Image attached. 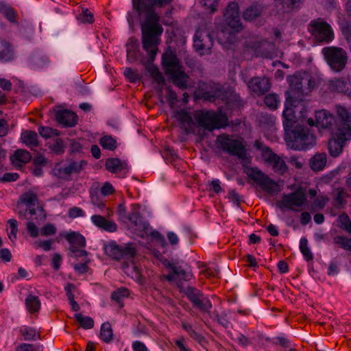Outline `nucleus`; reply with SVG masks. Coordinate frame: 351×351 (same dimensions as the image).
<instances>
[{"label": "nucleus", "instance_id": "1", "mask_svg": "<svg viewBox=\"0 0 351 351\" xmlns=\"http://www.w3.org/2000/svg\"><path fill=\"white\" fill-rule=\"evenodd\" d=\"M289 90L286 92L285 110L282 113L285 131L289 134L299 124L293 107L297 106L304 100L315 86V79L308 74L294 75L288 77Z\"/></svg>", "mask_w": 351, "mask_h": 351}, {"label": "nucleus", "instance_id": "2", "mask_svg": "<svg viewBox=\"0 0 351 351\" xmlns=\"http://www.w3.org/2000/svg\"><path fill=\"white\" fill-rule=\"evenodd\" d=\"M159 16L154 12H149L145 23L142 25L143 47L153 60L157 53L159 44L158 36L162 34L163 28L159 24Z\"/></svg>", "mask_w": 351, "mask_h": 351}, {"label": "nucleus", "instance_id": "3", "mask_svg": "<svg viewBox=\"0 0 351 351\" xmlns=\"http://www.w3.org/2000/svg\"><path fill=\"white\" fill-rule=\"evenodd\" d=\"M324 59L330 70L335 73L343 71L348 64L347 51L339 47H325L322 49Z\"/></svg>", "mask_w": 351, "mask_h": 351}, {"label": "nucleus", "instance_id": "4", "mask_svg": "<svg viewBox=\"0 0 351 351\" xmlns=\"http://www.w3.org/2000/svg\"><path fill=\"white\" fill-rule=\"evenodd\" d=\"M291 147L298 150H304L311 147L315 144L316 138L313 134L311 133L308 128L300 124L295 125V128L289 134Z\"/></svg>", "mask_w": 351, "mask_h": 351}, {"label": "nucleus", "instance_id": "5", "mask_svg": "<svg viewBox=\"0 0 351 351\" xmlns=\"http://www.w3.org/2000/svg\"><path fill=\"white\" fill-rule=\"evenodd\" d=\"M308 31L317 43H328L335 38L332 27L322 18L311 20Z\"/></svg>", "mask_w": 351, "mask_h": 351}, {"label": "nucleus", "instance_id": "6", "mask_svg": "<svg viewBox=\"0 0 351 351\" xmlns=\"http://www.w3.org/2000/svg\"><path fill=\"white\" fill-rule=\"evenodd\" d=\"M335 110L337 118L333 134L351 137V107L338 104L335 106Z\"/></svg>", "mask_w": 351, "mask_h": 351}, {"label": "nucleus", "instance_id": "7", "mask_svg": "<svg viewBox=\"0 0 351 351\" xmlns=\"http://www.w3.org/2000/svg\"><path fill=\"white\" fill-rule=\"evenodd\" d=\"M254 147L261 152L262 157L267 165L271 167L272 169L279 173L283 174L287 169L285 160L274 153L268 147H266L259 141H256Z\"/></svg>", "mask_w": 351, "mask_h": 351}, {"label": "nucleus", "instance_id": "8", "mask_svg": "<svg viewBox=\"0 0 351 351\" xmlns=\"http://www.w3.org/2000/svg\"><path fill=\"white\" fill-rule=\"evenodd\" d=\"M307 198L302 188L297 189L295 191L283 194L281 200L277 202V206L280 208H288L290 210L298 211V208L302 207L306 202Z\"/></svg>", "mask_w": 351, "mask_h": 351}, {"label": "nucleus", "instance_id": "9", "mask_svg": "<svg viewBox=\"0 0 351 351\" xmlns=\"http://www.w3.org/2000/svg\"><path fill=\"white\" fill-rule=\"evenodd\" d=\"M195 118L200 126L210 131L225 126L227 121L225 116L210 111L197 112Z\"/></svg>", "mask_w": 351, "mask_h": 351}, {"label": "nucleus", "instance_id": "10", "mask_svg": "<svg viewBox=\"0 0 351 351\" xmlns=\"http://www.w3.org/2000/svg\"><path fill=\"white\" fill-rule=\"evenodd\" d=\"M213 45V38L206 28L197 29L194 35V47L201 56L210 53Z\"/></svg>", "mask_w": 351, "mask_h": 351}, {"label": "nucleus", "instance_id": "11", "mask_svg": "<svg viewBox=\"0 0 351 351\" xmlns=\"http://www.w3.org/2000/svg\"><path fill=\"white\" fill-rule=\"evenodd\" d=\"M249 176L257 184H258L268 193L273 194L279 191L278 184L258 168H252L250 170Z\"/></svg>", "mask_w": 351, "mask_h": 351}, {"label": "nucleus", "instance_id": "12", "mask_svg": "<svg viewBox=\"0 0 351 351\" xmlns=\"http://www.w3.org/2000/svg\"><path fill=\"white\" fill-rule=\"evenodd\" d=\"M219 147L225 152L239 158L245 159L246 151L243 145L238 140L229 138L228 136H221L218 138Z\"/></svg>", "mask_w": 351, "mask_h": 351}, {"label": "nucleus", "instance_id": "13", "mask_svg": "<svg viewBox=\"0 0 351 351\" xmlns=\"http://www.w3.org/2000/svg\"><path fill=\"white\" fill-rule=\"evenodd\" d=\"M105 252L109 256L114 259H132L136 253V248L133 244H128L125 247H119L114 243L106 245L104 247Z\"/></svg>", "mask_w": 351, "mask_h": 351}, {"label": "nucleus", "instance_id": "14", "mask_svg": "<svg viewBox=\"0 0 351 351\" xmlns=\"http://www.w3.org/2000/svg\"><path fill=\"white\" fill-rule=\"evenodd\" d=\"M189 300L193 304L194 306L203 312L208 313L212 308V304L207 297L198 289L188 287L184 291Z\"/></svg>", "mask_w": 351, "mask_h": 351}, {"label": "nucleus", "instance_id": "15", "mask_svg": "<svg viewBox=\"0 0 351 351\" xmlns=\"http://www.w3.org/2000/svg\"><path fill=\"white\" fill-rule=\"evenodd\" d=\"M225 23L235 32H241L243 29L240 19L239 4L236 2L230 3L224 13Z\"/></svg>", "mask_w": 351, "mask_h": 351}, {"label": "nucleus", "instance_id": "16", "mask_svg": "<svg viewBox=\"0 0 351 351\" xmlns=\"http://www.w3.org/2000/svg\"><path fill=\"white\" fill-rule=\"evenodd\" d=\"M128 220L130 222L129 227L135 234L142 238L148 234L149 225L140 216L136 208H133L128 215Z\"/></svg>", "mask_w": 351, "mask_h": 351}, {"label": "nucleus", "instance_id": "17", "mask_svg": "<svg viewBox=\"0 0 351 351\" xmlns=\"http://www.w3.org/2000/svg\"><path fill=\"white\" fill-rule=\"evenodd\" d=\"M162 63L165 74L169 76L183 70L180 60L171 51H166L162 55Z\"/></svg>", "mask_w": 351, "mask_h": 351}, {"label": "nucleus", "instance_id": "18", "mask_svg": "<svg viewBox=\"0 0 351 351\" xmlns=\"http://www.w3.org/2000/svg\"><path fill=\"white\" fill-rule=\"evenodd\" d=\"M171 2V0H132L133 8L139 16L143 13H146L147 16L149 12H154L152 7L154 5L163 7Z\"/></svg>", "mask_w": 351, "mask_h": 351}, {"label": "nucleus", "instance_id": "19", "mask_svg": "<svg viewBox=\"0 0 351 351\" xmlns=\"http://www.w3.org/2000/svg\"><path fill=\"white\" fill-rule=\"evenodd\" d=\"M265 5L261 2L255 1L249 5L243 12V19L249 22H256L265 13Z\"/></svg>", "mask_w": 351, "mask_h": 351}, {"label": "nucleus", "instance_id": "20", "mask_svg": "<svg viewBox=\"0 0 351 351\" xmlns=\"http://www.w3.org/2000/svg\"><path fill=\"white\" fill-rule=\"evenodd\" d=\"M247 86L252 92L260 96L269 90L271 82L269 78L254 77L248 82Z\"/></svg>", "mask_w": 351, "mask_h": 351}, {"label": "nucleus", "instance_id": "21", "mask_svg": "<svg viewBox=\"0 0 351 351\" xmlns=\"http://www.w3.org/2000/svg\"><path fill=\"white\" fill-rule=\"evenodd\" d=\"M232 27L226 25L221 27L217 32L218 42L226 48H228L237 40V34Z\"/></svg>", "mask_w": 351, "mask_h": 351}, {"label": "nucleus", "instance_id": "22", "mask_svg": "<svg viewBox=\"0 0 351 351\" xmlns=\"http://www.w3.org/2000/svg\"><path fill=\"white\" fill-rule=\"evenodd\" d=\"M316 126L330 129L333 133L335 125L334 116L326 110H320L315 112Z\"/></svg>", "mask_w": 351, "mask_h": 351}, {"label": "nucleus", "instance_id": "23", "mask_svg": "<svg viewBox=\"0 0 351 351\" xmlns=\"http://www.w3.org/2000/svg\"><path fill=\"white\" fill-rule=\"evenodd\" d=\"M175 117L180 122L182 129L186 134L195 132L196 124L191 114L184 110H180L175 113Z\"/></svg>", "mask_w": 351, "mask_h": 351}, {"label": "nucleus", "instance_id": "24", "mask_svg": "<svg viewBox=\"0 0 351 351\" xmlns=\"http://www.w3.org/2000/svg\"><path fill=\"white\" fill-rule=\"evenodd\" d=\"M201 88L202 97L208 101H213L221 93V86L215 83L204 84Z\"/></svg>", "mask_w": 351, "mask_h": 351}, {"label": "nucleus", "instance_id": "25", "mask_svg": "<svg viewBox=\"0 0 351 351\" xmlns=\"http://www.w3.org/2000/svg\"><path fill=\"white\" fill-rule=\"evenodd\" d=\"M335 136L330 139L328 143L329 154L332 157H337L342 152L346 141L350 138L340 135H335Z\"/></svg>", "mask_w": 351, "mask_h": 351}, {"label": "nucleus", "instance_id": "26", "mask_svg": "<svg viewBox=\"0 0 351 351\" xmlns=\"http://www.w3.org/2000/svg\"><path fill=\"white\" fill-rule=\"evenodd\" d=\"M93 223L97 227L109 232H114L117 230V226L115 222L111 219H107L99 215H94L91 217Z\"/></svg>", "mask_w": 351, "mask_h": 351}, {"label": "nucleus", "instance_id": "27", "mask_svg": "<svg viewBox=\"0 0 351 351\" xmlns=\"http://www.w3.org/2000/svg\"><path fill=\"white\" fill-rule=\"evenodd\" d=\"M56 120L67 127H72L77 123V117L71 111L65 110L58 111L56 114Z\"/></svg>", "mask_w": 351, "mask_h": 351}, {"label": "nucleus", "instance_id": "28", "mask_svg": "<svg viewBox=\"0 0 351 351\" xmlns=\"http://www.w3.org/2000/svg\"><path fill=\"white\" fill-rule=\"evenodd\" d=\"M172 271L176 274V283L177 286L179 288L181 292H184L186 290H184L183 286L182 283L180 282V280L189 281L192 278L193 274L191 271L185 270L182 267H177L175 265H170Z\"/></svg>", "mask_w": 351, "mask_h": 351}, {"label": "nucleus", "instance_id": "29", "mask_svg": "<svg viewBox=\"0 0 351 351\" xmlns=\"http://www.w3.org/2000/svg\"><path fill=\"white\" fill-rule=\"evenodd\" d=\"M331 87L337 92L351 97V79L349 77L339 78L332 81Z\"/></svg>", "mask_w": 351, "mask_h": 351}, {"label": "nucleus", "instance_id": "30", "mask_svg": "<svg viewBox=\"0 0 351 351\" xmlns=\"http://www.w3.org/2000/svg\"><path fill=\"white\" fill-rule=\"evenodd\" d=\"M327 163V155L324 152L317 153L309 160L310 168L314 171L324 169Z\"/></svg>", "mask_w": 351, "mask_h": 351}, {"label": "nucleus", "instance_id": "31", "mask_svg": "<svg viewBox=\"0 0 351 351\" xmlns=\"http://www.w3.org/2000/svg\"><path fill=\"white\" fill-rule=\"evenodd\" d=\"M10 159L14 166L21 167L23 164L30 161L32 156L30 153L26 150L17 149Z\"/></svg>", "mask_w": 351, "mask_h": 351}, {"label": "nucleus", "instance_id": "32", "mask_svg": "<svg viewBox=\"0 0 351 351\" xmlns=\"http://www.w3.org/2000/svg\"><path fill=\"white\" fill-rule=\"evenodd\" d=\"M29 217L28 220L40 224L46 219V213L41 206L28 208Z\"/></svg>", "mask_w": 351, "mask_h": 351}, {"label": "nucleus", "instance_id": "33", "mask_svg": "<svg viewBox=\"0 0 351 351\" xmlns=\"http://www.w3.org/2000/svg\"><path fill=\"white\" fill-rule=\"evenodd\" d=\"M173 83L179 88L184 90L188 86L189 76L184 70L170 75Z\"/></svg>", "mask_w": 351, "mask_h": 351}, {"label": "nucleus", "instance_id": "34", "mask_svg": "<svg viewBox=\"0 0 351 351\" xmlns=\"http://www.w3.org/2000/svg\"><path fill=\"white\" fill-rule=\"evenodd\" d=\"M90 193L91 203L101 211L106 209L107 215L109 216L111 213V211L108 208H106L105 202L101 198L99 194L98 193L97 189H91Z\"/></svg>", "mask_w": 351, "mask_h": 351}, {"label": "nucleus", "instance_id": "35", "mask_svg": "<svg viewBox=\"0 0 351 351\" xmlns=\"http://www.w3.org/2000/svg\"><path fill=\"white\" fill-rule=\"evenodd\" d=\"M25 306L29 313H37L41 307V302L38 296L29 294L25 299Z\"/></svg>", "mask_w": 351, "mask_h": 351}, {"label": "nucleus", "instance_id": "36", "mask_svg": "<svg viewBox=\"0 0 351 351\" xmlns=\"http://www.w3.org/2000/svg\"><path fill=\"white\" fill-rule=\"evenodd\" d=\"M31 63L35 68H43L49 63V58L44 53L36 52L30 58Z\"/></svg>", "mask_w": 351, "mask_h": 351}, {"label": "nucleus", "instance_id": "37", "mask_svg": "<svg viewBox=\"0 0 351 351\" xmlns=\"http://www.w3.org/2000/svg\"><path fill=\"white\" fill-rule=\"evenodd\" d=\"M12 45L7 41L0 40V60L8 61L13 57Z\"/></svg>", "mask_w": 351, "mask_h": 351}, {"label": "nucleus", "instance_id": "38", "mask_svg": "<svg viewBox=\"0 0 351 351\" xmlns=\"http://www.w3.org/2000/svg\"><path fill=\"white\" fill-rule=\"evenodd\" d=\"M302 0H275L277 7H281L283 10L282 13L289 12L295 8L298 7Z\"/></svg>", "mask_w": 351, "mask_h": 351}, {"label": "nucleus", "instance_id": "39", "mask_svg": "<svg viewBox=\"0 0 351 351\" xmlns=\"http://www.w3.org/2000/svg\"><path fill=\"white\" fill-rule=\"evenodd\" d=\"M21 140L26 145L29 147H35L38 145V134L36 132L26 130L21 134Z\"/></svg>", "mask_w": 351, "mask_h": 351}, {"label": "nucleus", "instance_id": "40", "mask_svg": "<svg viewBox=\"0 0 351 351\" xmlns=\"http://www.w3.org/2000/svg\"><path fill=\"white\" fill-rule=\"evenodd\" d=\"M65 237L71 243V247H83L86 245L85 238L78 233L71 232L67 234Z\"/></svg>", "mask_w": 351, "mask_h": 351}, {"label": "nucleus", "instance_id": "41", "mask_svg": "<svg viewBox=\"0 0 351 351\" xmlns=\"http://www.w3.org/2000/svg\"><path fill=\"white\" fill-rule=\"evenodd\" d=\"M53 172L55 176L63 180H69L71 176L67 163L56 164Z\"/></svg>", "mask_w": 351, "mask_h": 351}, {"label": "nucleus", "instance_id": "42", "mask_svg": "<svg viewBox=\"0 0 351 351\" xmlns=\"http://www.w3.org/2000/svg\"><path fill=\"white\" fill-rule=\"evenodd\" d=\"M38 202L37 195L33 192L29 191L23 194L19 199L18 202V206L20 205V203H23L26 205L27 208H32V206H35L36 203Z\"/></svg>", "mask_w": 351, "mask_h": 351}, {"label": "nucleus", "instance_id": "43", "mask_svg": "<svg viewBox=\"0 0 351 351\" xmlns=\"http://www.w3.org/2000/svg\"><path fill=\"white\" fill-rule=\"evenodd\" d=\"M125 164L118 158H108L106 162V168L112 173H117L124 169Z\"/></svg>", "mask_w": 351, "mask_h": 351}, {"label": "nucleus", "instance_id": "44", "mask_svg": "<svg viewBox=\"0 0 351 351\" xmlns=\"http://www.w3.org/2000/svg\"><path fill=\"white\" fill-rule=\"evenodd\" d=\"M100 337L106 343H109L112 340V329L109 322H105L101 325Z\"/></svg>", "mask_w": 351, "mask_h": 351}, {"label": "nucleus", "instance_id": "45", "mask_svg": "<svg viewBox=\"0 0 351 351\" xmlns=\"http://www.w3.org/2000/svg\"><path fill=\"white\" fill-rule=\"evenodd\" d=\"M75 319L84 329L88 330L94 326V321L90 317L84 316L82 313H76Z\"/></svg>", "mask_w": 351, "mask_h": 351}, {"label": "nucleus", "instance_id": "46", "mask_svg": "<svg viewBox=\"0 0 351 351\" xmlns=\"http://www.w3.org/2000/svg\"><path fill=\"white\" fill-rule=\"evenodd\" d=\"M0 13L11 23H16V12L13 8L5 3L0 2Z\"/></svg>", "mask_w": 351, "mask_h": 351}, {"label": "nucleus", "instance_id": "47", "mask_svg": "<svg viewBox=\"0 0 351 351\" xmlns=\"http://www.w3.org/2000/svg\"><path fill=\"white\" fill-rule=\"evenodd\" d=\"M69 171L71 173V175L75 174V173H80L84 167L86 166L87 162L85 160H79V161H75V160H69L67 162Z\"/></svg>", "mask_w": 351, "mask_h": 351}, {"label": "nucleus", "instance_id": "48", "mask_svg": "<svg viewBox=\"0 0 351 351\" xmlns=\"http://www.w3.org/2000/svg\"><path fill=\"white\" fill-rule=\"evenodd\" d=\"M333 195L336 206H342L346 203L348 194L343 188L335 189L333 191Z\"/></svg>", "mask_w": 351, "mask_h": 351}, {"label": "nucleus", "instance_id": "49", "mask_svg": "<svg viewBox=\"0 0 351 351\" xmlns=\"http://www.w3.org/2000/svg\"><path fill=\"white\" fill-rule=\"evenodd\" d=\"M147 70L150 73L151 76L153 77L155 82H156L158 84L162 85L164 84L165 79L156 66L152 64L148 65L147 66Z\"/></svg>", "mask_w": 351, "mask_h": 351}, {"label": "nucleus", "instance_id": "50", "mask_svg": "<svg viewBox=\"0 0 351 351\" xmlns=\"http://www.w3.org/2000/svg\"><path fill=\"white\" fill-rule=\"evenodd\" d=\"M147 70L150 73L151 76L153 77L155 82H156L158 84L162 85L164 84L165 79L156 66L152 64L148 65L147 66Z\"/></svg>", "mask_w": 351, "mask_h": 351}, {"label": "nucleus", "instance_id": "51", "mask_svg": "<svg viewBox=\"0 0 351 351\" xmlns=\"http://www.w3.org/2000/svg\"><path fill=\"white\" fill-rule=\"evenodd\" d=\"M300 250L307 261L313 260V255L308 247V241L304 237L300 239Z\"/></svg>", "mask_w": 351, "mask_h": 351}, {"label": "nucleus", "instance_id": "52", "mask_svg": "<svg viewBox=\"0 0 351 351\" xmlns=\"http://www.w3.org/2000/svg\"><path fill=\"white\" fill-rule=\"evenodd\" d=\"M339 226L351 234V221L348 215L343 213L338 217Z\"/></svg>", "mask_w": 351, "mask_h": 351}, {"label": "nucleus", "instance_id": "53", "mask_svg": "<svg viewBox=\"0 0 351 351\" xmlns=\"http://www.w3.org/2000/svg\"><path fill=\"white\" fill-rule=\"evenodd\" d=\"M100 144L104 149L114 150L116 148V141L111 136H104L100 139Z\"/></svg>", "mask_w": 351, "mask_h": 351}, {"label": "nucleus", "instance_id": "54", "mask_svg": "<svg viewBox=\"0 0 351 351\" xmlns=\"http://www.w3.org/2000/svg\"><path fill=\"white\" fill-rule=\"evenodd\" d=\"M279 102L278 97L276 94H269L265 97V104L272 110L277 108Z\"/></svg>", "mask_w": 351, "mask_h": 351}, {"label": "nucleus", "instance_id": "55", "mask_svg": "<svg viewBox=\"0 0 351 351\" xmlns=\"http://www.w3.org/2000/svg\"><path fill=\"white\" fill-rule=\"evenodd\" d=\"M38 132L41 136L45 138H49L53 136H58L59 133L57 130L49 127L40 126L38 128Z\"/></svg>", "mask_w": 351, "mask_h": 351}, {"label": "nucleus", "instance_id": "56", "mask_svg": "<svg viewBox=\"0 0 351 351\" xmlns=\"http://www.w3.org/2000/svg\"><path fill=\"white\" fill-rule=\"evenodd\" d=\"M335 243L346 250L351 251V238L337 236L335 238Z\"/></svg>", "mask_w": 351, "mask_h": 351}, {"label": "nucleus", "instance_id": "57", "mask_svg": "<svg viewBox=\"0 0 351 351\" xmlns=\"http://www.w3.org/2000/svg\"><path fill=\"white\" fill-rule=\"evenodd\" d=\"M130 267H131V269H132L131 273L132 274L133 272L134 273V276H132V278H135L136 279L139 278L141 276L140 269L134 264V261L132 260L130 261V263H125V262L123 263V268L125 269H128V271H126L125 272L128 274H130V271H129Z\"/></svg>", "mask_w": 351, "mask_h": 351}, {"label": "nucleus", "instance_id": "58", "mask_svg": "<svg viewBox=\"0 0 351 351\" xmlns=\"http://www.w3.org/2000/svg\"><path fill=\"white\" fill-rule=\"evenodd\" d=\"M8 224L10 228V232L8 233L10 239L14 241L16 239V234L18 232V222L14 219H10L7 221Z\"/></svg>", "mask_w": 351, "mask_h": 351}, {"label": "nucleus", "instance_id": "59", "mask_svg": "<svg viewBox=\"0 0 351 351\" xmlns=\"http://www.w3.org/2000/svg\"><path fill=\"white\" fill-rule=\"evenodd\" d=\"M20 332L25 341L34 340L36 337V330L31 328L25 327L21 328Z\"/></svg>", "mask_w": 351, "mask_h": 351}, {"label": "nucleus", "instance_id": "60", "mask_svg": "<svg viewBox=\"0 0 351 351\" xmlns=\"http://www.w3.org/2000/svg\"><path fill=\"white\" fill-rule=\"evenodd\" d=\"M328 198L324 196L317 197L313 203V208L315 210H322L328 202Z\"/></svg>", "mask_w": 351, "mask_h": 351}, {"label": "nucleus", "instance_id": "61", "mask_svg": "<svg viewBox=\"0 0 351 351\" xmlns=\"http://www.w3.org/2000/svg\"><path fill=\"white\" fill-rule=\"evenodd\" d=\"M49 148L51 151L58 154H62L64 150L63 142L60 138H56L55 141L49 145Z\"/></svg>", "mask_w": 351, "mask_h": 351}, {"label": "nucleus", "instance_id": "62", "mask_svg": "<svg viewBox=\"0 0 351 351\" xmlns=\"http://www.w3.org/2000/svg\"><path fill=\"white\" fill-rule=\"evenodd\" d=\"M129 295V291L125 288H121L119 290L114 291L112 293L111 298L113 300L120 302L121 299Z\"/></svg>", "mask_w": 351, "mask_h": 351}, {"label": "nucleus", "instance_id": "63", "mask_svg": "<svg viewBox=\"0 0 351 351\" xmlns=\"http://www.w3.org/2000/svg\"><path fill=\"white\" fill-rule=\"evenodd\" d=\"M78 20L83 23H92L94 18L93 14L88 10H86L79 15Z\"/></svg>", "mask_w": 351, "mask_h": 351}, {"label": "nucleus", "instance_id": "64", "mask_svg": "<svg viewBox=\"0 0 351 351\" xmlns=\"http://www.w3.org/2000/svg\"><path fill=\"white\" fill-rule=\"evenodd\" d=\"M69 250L71 252V254H69L70 256L75 258L84 256L85 258H87V252L85 251L84 250L80 249L77 246L70 247Z\"/></svg>", "mask_w": 351, "mask_h": 351}]
</instances>
